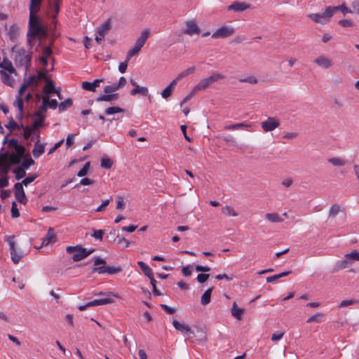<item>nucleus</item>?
<instances>
[{"label":"nucleus","instance_id":"58","mask_svg":"<svg viewBox=\"0 0 359 359\" xmlns=\"http://www.w3.org/2000/svg\"><path fill=\"white\" fill-rule=\"evenodd\" d=\"M95 183V181L90 179V178H88V177H84L83 179L81 180L79 184H76L74 188H77L79 187V185H91V184H93Z\"/></svg>","mask_w":359,"mask_h":359},{"label":"nucleus","instance_id":"28","mask_svg":"<svg viewBox=\"0 0 359 359\" xmlns=\"http://www.w3.org/2000/svg\"><path fill=\"white\" fill-rule=\"evenodd\" d=\"M20 129L23 130V137L25 140H29L33 134H35V130L31 126H25L23 123L20 124Z\"/></svg>","mask_w":359,"mask_h":359},{"label":"nucleus","instance_id":"57","mask_svg":"<svg viewBox=\"0 0 359 359\" xmlns=\"http://www.w3.org/2000/svg\"><path fill=\"white\" fill-rule=\"evenodd\" d=\"M30 87V83L29 82H27L25 79L23 80V83L20 86L18 90V96H21L22 94L25 92V90Z\"/></svg>","mask_w":359,"mask_h":359},{"label":"nucleus","instance_id":"55","mask_svg":"<svg viewBox=\"0 0 359 359\" xmlns=\"http://www.w3.org/2000/svg\"><path fill=\"white\" fill-rule=\"evenodd\" d=\"M119 88L118 87L117 84L116 83H114L112 85H109V86H106L104 88V93H112L115 91H116L117 90H118Z\"/></svg>","mask_w":359,"mask_h":359},{"label":"nucleus","instance_id":"26","mask_svg":"<svg viewBox=\"0 0 359 359\" xmlns=\"http://www.w3.org/2000/svg\"><path fill=\"white\" fill-rule=\"evenodd\" d=\"M56 90L53 81L51 79H46V86L43 89V93L48 95L50 93H55Z\"/></svg>","mask_w":359,"mask_h":359},{"label":"nucleus","instance_id":"60","mask_svg":"<svg viewBox=\"0 0 359 359\" xmlns=\"http://www.w3.org/2000/svg\"><path fill=\"white\" fill-rule=\"evenodd\" d=\"M81 87L83 90L90 91V92H95L96 90L93 86V84L91 82L89 81H83L81 83Z\"/></svg>","mask_w":359,"mask_h":359},{"label":"nucleus","instance_id":"29","mask_svg":"<svg viewBox=\"0 0 359 359\" xmlns=\"http://www.w3.org/2000/svg\"><path fill=\"white\" fill-rule=\"evenodd\" d=\"M213 290V287L208 288L201 296V303L202 305L205 306L210 302L211 294Z\"/></svg>","mask_w":359,"mask_h":359},{"label":"nucleus","instance_id":"49","mask_svg":"<svg viewBox=\"0 0 359 359\" xmlns=\"http://www.w3.org/2000/svg\"><path fill=\"white\" fill-rule=\"evenodd\" d=\"M13 172L15 174V178L17 180H20L26 175L25 170L22 168H15Z\"/></svg>","mask_w":359,"mask_h":359},{"label":"nucleus","instance_id":"37","mask_svg":"<svg viewBox=\"0 0 359 359\" xmlns=\"http://www.w3.org/2000/svg\"><path fill=\"white\" fill-rule=\"evenodd\" d=\"M114 302V300L111 298L107 297L100 299H95L91 301V304L93 306L112 304Z\"/></svg>","mask_w":359,"mask_h":359},{"label":"nucleus","instance_id":"56","mask_svg":"<svg viewBox=\"0 0 359 359\" xmlns=\"http://www.w3.org/2000/svg\"><path fill=\"white\" fill-rule=\"evenodd\" d=\"M15 151H13L15 154H17L18 155L24 158L26 149L25 146L22 144H18V147H16L15 149Z\"/></svg>","mask_w":359,"mask_h":359},{"label":"nucleus","instance_id":"43","mask_svg":"<svg viewBox=\"0 0 359 359\" xmlns=\"http://www.w3.org/2000/svg\"><path fill=\"white\" fill-rule=\"evenodd\" d=\"M73 104V101L71 98L66 99L64 102H62L59 104V111H63L67 108L70 107Z\"/></svg>","mask_w":359,"mask_h":359},{"label":"nucleus","instance_id":"48","mask_svg":"<svg viewBox=\"0 0 359 359\" xmlns=\"http://www.w3.org/2000/svg\"><path fill=\"white\" fill-rule=\"evenodd\" d=\"M90 167V162L88 161V162L84 164V165L83 166V168L77 172V176L79 177L86 176L88 172Z\"/></svg>","mask_w":359,"mask_h":359},{"label":"nucleus","instance_id":"19","mask_svg":"<svg viewBox=\"0 0 359 359\" xmlns=\"http://www.w3.org/2000/svg\"><path fill=\"white\" fill-rule=\"evenodd\" d=\"M46 144H41L40 140L36 141L34 143L32 154L35 158H38L45 151Z\"/></svg>","mask_w":359,"mask_h":359},{"label":"nucleus","instance_id":"47","mask_svg":"<svg viewBox=\"0 0 359 359\" xmlns=\"http://www.w3.org/2000/svg\"><path fill=\"white\" fill-rule=\"evenodd\" d=\"M328 162L334 166H344L346 164L345 160L338 157L330 158L328 159Z\"/></svg>","mask_w":359,"mask_h":359},{"label":"nucleus","instance_id":"10","mask_svg":"<svg viewBox=\"0 0 359 359\" xmlns=\"http://www.w3.org/2000/svg\"><path fill=\"white\" fill-rule=\"evenodd\" d=\"M107 238L109 242L116 241L118 244H121L122 242H124L125 245L123 247V248H128L130 244L129 241L127 239H126L123 237L121 238L119 236V233L118 231L116 229L111 230L110 232L107 236Z\"/></svg>","mask_w":359,"mask_h":359},{"label":"nucleus","instance_id":"42","mask_svg":"<svg viewBox=\"0 0 359 359\" xmlns=\"http://www.w3.org/2000/svg\"><path fill=\"white\" fill-rule=\"evenodd\" d=\"M43 0H29V10L41 11Z\"/></svg>","mask_w":359,"mask_h":359},{"label":"nucleus","instance_id":"24","mask_svg":"<svg viewBox=\"0 0 359 359\" xmlns=\"http://www.w3.org/2000/svg\"><path fill=\"white\" fill-rule=\"evenodd\" d=\"M172 325L177 330L180 331L183 333L189 334H194V331L192 330H191L189 326L182 325L176 320H174L172 321Z\"/></svg>","mask_w":359,"mask_h":359},{"label":"nucleus","instance_id":"13","mask_svg":"<svg viewBox=\"0 0 359 359\" xmlns=\"http://www.w3.org/2000/svg\"><path fill=\"white\" fill-rule=\"evenodd\" d=\"M187 29L184 31V34L193 35L194 34H200L201 29L198 27L194 20H189L186 22Z\"/></svg>","mask_w":359,"mask_h":359},{"label":"nucleus","instance_id":"54","mask_svg":"<svg viewBox=\"0 0 359 359\" xmlns=\"http://www.w3.org/2000/svg\"><path fill=\"white\" fill-rule=\"evenodd\" d=\"M140 50L141 49L139 47L135 45L134 47L132 49H130L127 53V61H129L133 56L137 55L140 51Z\"/></svg>","mask_w":359,"mask_h":359},{"label":"nucleus","instance_id":"51","mask_svg":"<svg viewBox=\"0 0 359 359\" xmlns=\"http://www.w3.org/2000/svg\"><path fill=\"white\" fill-rule=\"evenodd\" d=\"M53 39H51L49 46L43 48V56L49 57L53 54L52 45L53 44Z\"/></svg>","mask_w":359,"mask_h":359},{"label":"nucleus","instance_id":"18","mask_svg":"<svg viewBox=\"0 0 359 359\" xmlns=\"http://www.w3.org/2000/svg\"><path fill=\"white\" fill-rule=\"evenodd\" d=\"M314 62L318 66L322 67L325 69H328L332 65V62L328 57L324 55H320L314 60Z\"/></svg>","mask_w":359,"mask_h":359},{"label":"nucleus","instance_id":"39","mask_svg":"<svg viewBox=\"0 0 359 359\" xmlns=\"http://www.w3.org/2000/svg\"><path fill=\"white\" fill-rule=\"evenodd\" d=\"M337 11V6H328L325 11L322 13L324 19H329L334 15V13Z\"/></svg>","mask_w":359,"mask_h":359},{"label":"nucleus","instance_id":"41","mask_svg":"<svg viewBox=\"0 0 359 359\" xmlns=\"http://www.w3.org/2000/svg\"><path fill=\"white\" fill-rule=\"evenodd\" d=\"M251 126L250 124H247L245 123H238L231 125H228L224 127V129L226 130H236V129H241L245 128H250Z\"/></svg>","mask_w":359,"mask_h":359},{"label":"nucleus","instance_id":"20","mask_svg":"<svg viewBox=\"0 0 359 359\" xmlns=\"http://www.w3.org/2000/svg\"><path fill=\"white\" fill-rule=\"evenodd\" d=\"M150 35V30L149 29H144L140 37L136 40L135 46L139 47L140 49L143 47L146 41L149 37Z\"/></svg>","mask_w":359,"mask_h":359},{"label":"nucleus","instance_id":"52","mask_svg":"<svg viewBox=\"0 0 359 359\" xmlns=\"http://www.w3.org/2000/svg\"><path fill=\"white\" fill-rule=\"evenodd\" d=\"M340 206L338 204H334L331 206L330 212H329V217H334L336 215L340 212Z\"/></svg>","mask_w":359,"mask_h":359},{"label":"nucleus","instance_id":"59","mask_svg":"<svg viewBox=\"0 0 359 359\" xmlns=\"http://www.w3.org/2000/svg\"><path fill=\"white\" fill-rule=\"evenodd\" d=\"M222 212L226 215H232L234 217H236L238 215V213L234 211L231 207L229 206H225L222 208Z\"/></svg>","mask_w":359,"mask_h":359},{"label":"nucleus","instance_id":"36","mask_svg":"<svg viewBox=\"0 0 359 359\" xmlns=\"http://www.w3.org/2000/svg\"><path fill=\"white\" fill-rule=\"evenodd\" d=\"M125 111H126V109L123 108H121L120 107H116V106H112V107H107V109H105L104 114L107 115H112V114H115L116 113H123Z\"/></svg>","mask_w":359,"mask_h":359},{"label":"nucleus","instance_id":"23","mask_svg":"<svg viewBox=\"0 0 359 359\" xmlns=\"http://www.w3.org/2000/svg\"><path fill=\"white\" fill-rule=\"evenodd\" d=\"M20 35L19 27L16 24H13L9 29V39L13 42H16Z\"/></svg>","mask_w":359,"mask_h":359},{"label":"nucleus","instance_id":"62","mask_svg":"<svg viewBox=\"0 0 359 359\" xmlns=\"http://www.w3.org/2000/svg\"><path fill=\"white\" fill-rule=\"evenodd\" d=\"M198 90H195V86L194 87L193 90H191V92H190L180 102V107H182L183 104H184L188 100H189L190 99H191L195 93L196 92H198Z\"/></svg>","mask_w":359,"mask_h":359},{"label":"nucleus","instance_id":"4","mask_svg":"<svg viewBox=\"0 0 359 359\" xmlns=\"http://www.w3.org/2000/svg\"><path fill=\"white\" fill-rule=\"evenodd\" d=\"M359 261V252L356 250L344 256L343 259L336 264L337 270L344 269L351 266L354 262Z\"/></svg>","mask_w":359,"mask_h":359},{"label":"nucleus","instance_id":"50","mask_svg":"<svg viewBox=\"0 0 359 359\" xmlns=\"http://www.w3.org/2000/svg\"><path fill=\"white\" fill-rule=\"evenodd\" d=\"M13 105L18 109V111L24 110V100L21 96H17Z\"/></svg>","mask_w":359,"mask_h":359},{"label":"nucleus","instance_id":"33","mask_svg":"<svg viewBox=\"0 0 359 359\" xmlns=\"http://www.w3.org/2000/svg\"><path fill=\"white\" fill-rule=\"evenodd\" d=\"M35 163L34 161L32 158L30 154L28 153L24 157L23 161L21 162V168L27 170L31 165H33Z\"/></svg>","mask_w":359,"mask_h":359},{"label":"nucleus","instance_id":"53","mask_svg":"<svg viewBox=\"0 0 359 359\" xmlns=\"http://www.w3.org/2000/svg\"><path fill=\"white\" fill-rule=\"evenodd\" d=\"M46 101V104L48 107H50V109H55L57 108L58 105V102L56 100L52 99L49 100V96L48 95L46 97L44 98Z\"/></svg>","mask_w":359,"mask_h":359},{"label":"nucleus","instance_id":"38","mask_svg":"<svg viewBox=\"0 0 359 359\" xmlns=\"http://www.w3.org/2000/svg\"><path fill=\"white\" fill-rule=\"evenodd\" d=\"M44 117H41V118H34L31 127L34 130L36 131L39 128L44 127Z\"/></svg>","mask_w":359,"mask_h":359},{"label":"nucleus","instance_id":"5","mask_svg":"<svg viewBox=\"0 0 359 359\" xmlns=\"http://www.w3.org/2000/svg\"><path fill=\"white\" fill-rule=\"evenodd\" d=\"M225 76L219 73H214L208 78L203 79L195 86V90H205L209 88L212 83L217 82L220 79H224Z\"/></svg>","mask_w":359,"mask_h":359},{"label":"nucleus","instance_id":"8","mask_svg":"<svg viewBox=\"0 0 359 359\" xmlns=\"http://www.w3.org/2000/svg\"><path fill=\"white\" fill-rule=\"evenodd\" d=\"M262 128L265 132H271L280 126L279 120L276 117H268V118L261 123Z\"/></svg>","mask_w":359,"mask_h":359},{"label":"nucleus","instance_id":"9","mask_svg":"<svg viewBox=\"0 0 359 359\" xmlns=\"http://www.w3.org/2000/svg\"><path fill=\"white\" fill-rule=\"evenodd\" d=\"M235 32V29L231 27L222 26L217 29L212 35V38H226L233 35Z\"/></svg>","mask_w":359,"mask_h":359},{"label":"nucleus","instance_id":"45","mask_svg":"<svg viewBox=\"0 0 359 359\" xmlns=\"http://www.w3.org/2000/svg\"><path fill=\"white\" fill-rule=\"evenodd\" d=\"M113 165V161L108 157H102L101 158V167L105 169H110Z\"/></svg>","mask_w":359,"mask_h":359},{"label":"nucleus","instance_id":"35","mask_svg":"<svg viewBox=\"0 0 359 359\" xmlns=\"http://www.w3.org/2000/svg\"><path fill=\"white\" fill-rule=\"evenodd\" d=\"M137 264L140 267V269H142V271H143L144 274L146 276L150 277V276H151V275L154 274L152 269L148 265H147L144 262L139 261V262H137Z\"/></svg>","mask_w":359,"mask_h":359},{"label":"nucleus","instance_id":"34","mask_svg":"<svg viewBox=\"0 0 359 359\" xmlns=\"http://www.w3.org/2000/svg\"><path fill=\"white\" fill-rule=\"evenodd\" d=\"M309 17L316 23L324 25L328 22L327 19H324L322 13H311Z\"/></svg>","mask_w":359,"mask_h":359},{"label":"nucleus","instance_id":"22","mask_svg":"<svg viewBox=\"0 0 359 359\" xmlns=\"http://www.w3.org/2000/svg\"><path fill=\"white\" fill-rule=\"evenodd\" d=\"M118 99V93H106L101 95L95 99L96 102H114Z\"/></svg>","mask_w":359,"mask_h":359},{"label":"nucleus","instance_id":"21","mask_svg":"<svg viewBox=\"0 0 359 359\" xmlns=\"http://www.w3.org/2000/svg\"><path fill=\"white\" fill-rule=\"evenodd\" d=\"M130 93L132 96H135L138 93L143 96H148L149 100L151 102V95H149L148 88L147 87H141L137 84L133 89L130 90Z\"/></svg>","mask_w":359,"mask_h":359},{"label":"nucleus","instance_id":"40","mask_svg":"<svg viewBox=\"0 0 359 359\" xmlns=\"http://www.w3.org/2000/svg\"><path fill=\"white\" fill-rule=\"evenodd\" d=\"M39 177L38 174H32L29 175L27 177H25L21 182H17L16 184H21V186L23 187L25 185L27 187L28 184L32 183Z\"/></svg>","mask_w":359,"mask_h":359},{"label":"nucleus","instance_id":"2","mask_svg":"<svg viewBox=\"0 0 359 359\" xmlns=\"http://www.w3.org/2000/svg\"><path fill=\"white\" fill-rule=\"evenodd\" d=\"M32 55V51L27 53L26 50L23 48H19L15 55V65L17 67H25V76L27 74L28 70L31 66Z\"/></svg>","mask_w":359,"mask_h":359},{"label":"nucleus","instance_id":"1","mask_svg":"<svg viewBox=\"0 0 359 359\" xmlns=\"http://www.w3.org/2000/svg\"><path fill=\"white\" fill-rule=\"evenodd\" d=\"M38 10H29V29L30 34L38 36L39 34H47V32L43 28L41 20L38 15Z\"/></svg>","mask_w":359,"mask_h":359},{"label":"nucleus","instance_id":"30","mask_svg":"<svg viewBox=\"0 0 359 359\" xmlns=\"http://www.w3.org/2000/svg\"><path fill=\"white\" fill-rule=\"evenodd\" d=\"M6 158H8L10 163L13 165H20L22 160L23 159L22 157L18 155L17 154H15L14 152H10V154Z\"/></svg>","mask_w":359,"mask_h":359},{"label":"nucleus","instance_id":"46","mask_svg":"<svg viewBox=\"0 0 359 359\" xmlns=\"http://www.w3.org/2000/svg\"><path fill=\"white\" fill-rule=\"evenodd\" d=\"M266 218L271 222H283V219L277 213H266Z\"/></svg>","mask_w":359,"mask_h":359},{"label":"nucleus","instance_id":"25","mask_svg":"<svg viewBox=\"0 0 359 359\" xmlns=\"http://www.w3.org/2000/svg\"><path fill=\"white\" fill-rule=\"evenodd\" d=\"M11 74L7 73L4 70H0L2 82L10 87L14 86L15 80L10 76Z\"/></svg>","mask_w":359,"mask_h":359},{"label":"nucleus","instance_id":"27","mask_svg":"<svg viewBox=\"0 0 359 359\" xmlns=\"http://www.w3.org/2000/svg\"><path fill=\"white\" fill-rule=\"evenodd\" d=\"M175 81H171L170 84L161 92V96L164 99H168L172 94L173 90L175 88Z\"/></svg>","mask_w":359,"mask_h":359},{"label":"nucleus","instance_id":"32","mask_svg":"<svg viewBox=\"0 0 359 359\" xmlns=\"http://www.w3.org/2000/svg\"><path fill=\"white\" fill-rule=\"evenodd\" d=\"M5 127L9 130V133L7 134V136H10L14 130L20 129V124L17 123L12 116L8 118V123L5 126Z\"/></svg>","mask_w":359,"mask_h":359},{"label":"nucleus","instance_id":"17","mask_svg":"<svg viewBox=\"0 0 359 359\" xmlns=\"http://www.w3.org/2000/svg\"><path fill=\"white\" fill-rule=\"evenodd\" d=\"M57 240L56 234L55 233L54 229L50 227L48 230L46 236L42 239V245H48L51 243H55Z\"/></svg>","mask_w":359,"mask_h":359},{"label":"nucleus","instance_id":"6","mask_svg":"<svg viewBox=\"0 0 359 359\" xmlns=\"http://www.w3.org/2000/svg\"><path fill=\"white\" fill-rule=\"evenodd\" d=\"M66 251L69 254H74L72 259L77 262L87 257V249L80 245L75 246H68Z\"/></svg>","mask_w":359,"mask_h":359},{"label":"nucleus","instance_id":"31","mask_svg":"<svg viewBox=\"0 0 359 359\" xmlns=\"http://www.w3.org/2000/svg\"><path fill=\"white\" fill-rule=\"evenodd\" d=\"M244 313V309L241 308H238L236 302L233 304V306L231 308V314L232 316L240 320L242 318V316Z\"/></svg>","mask_w":359,"mask_h":359},{"label":"nucleus","instance_id":"16","mask_svg":"<svg viewBox=\"0 0 359 359\" xmlns=\"http://www.w3.org/2000/svg\"><path fill=\"white\" fill-rule=\"evenodd\" d=\"M111 27V18H108L101 26L97 27V32L99 36L104 38V36L108 33Z\"/></svg>","mask_w":359,"mask_h":359},{"label":"nucleus","instance_id":"11","mask_svg":"<svg viewBox=\"0 0 359 359\" xmlns=\"http://www.w3.org/2000/svg\"><path fill=\"white\" fill-rule=\"evenodd\" d=\"M14 192H15V197L16 200L22 203L25 205L28 200L26 197L23 187L21 186V184H14Z\"/></svg>","mask_w":359,"mask_h":359},{"label":"nucleus","instance_id":"15","mask_svg":"<svg viewBox=\"0 0 359 359\" xmlns=\"http://www.w3.org/2000/svg\"><path fill=\"white\" fill-rule=\"evenodd\" d=\"M0 67L2 69L1 70H4L7 73L17 74V72L13 67L11 61L6 57H4L3 61L0 62Z\"/></svg>","mask_w":359,"mask_h":359},{"label":"nucleus","instance_id":"61","mask_svg":"<svg viewBox=\"0 0 359 359\" xmlns=\"http://www.w3.org/2000/svg\"><path fill=\"white\" fill-rule=\"evenodd\" d=\"M11 217L13 218H17L20 217V212L18 209L17 204L15 201L12 203L11 206Z\"/></svg>","mask_w":359,"mask_h":359},{"label":"nucleus","instance_id":"63","mask_svg":"<svg viewBox=\"0 0 359 359\" xmlns=\"http://www.w3.org/2000/svg\"><path fill=\"white\" fill-rule=\"evenodd\" d=\"M359 301L357 300V299H347V300H343L340 305H339V307L342 308V307H346V306H350V305H353V304H355L356 303H358Z\"/></svg>","mask_w":359,"mask_h":359},{"label":"nucleus","instance_id":"14","mask_svg":"<svg viewBox=\"0 0 359 359\" xmlns=\"http://www.w3.org/2000/svg\"><path fill=\"white\" fill-rule=\"evenodd\" d=\"M250 4L245 2L234 1L232 4L229 5L227 8L229 11H234L236 12H242L250 8Z\"/></svg>","mask_w":359,"mask_h":359},{"label":"nucleus","instance_id":"12","mask_svg":"<svg viewBox=\"0 0 359 359\" xmlns=\"http://www.w3.org/2000/svg\"><path fill=\"white\" fill-rule=\"evenodd\" d=\"M10 152L8 151H5L3 154H0V175L4 176H7L9 172V167L5 162L6 158L8 156Z\"/></svg>","mask_w":359,"mask_h":359},{"label":"nucleus","instance_id":"44","mask_svg":"<svg viewBox=\"0 0 359 359\" xmlns=\"http://www.w3.org/2000/svg\"><path fill=\"white\" fill-rule=\"evenodd\" d=\"M8 136H7V135L6 136V137L3 140V144H7L8 147L13 148V149H15L16 147H18V145L19 144L18 140L15 138H11V139L8 140Z\"/></svg>","mask_w":359,"mask_h":359},{"label":"nucleus","instance_id":"7","mask_svg":"<svg viewBox=\"0 0 359 359\" xmlns=\"http://www.w3.org/2000/svg\"><path fill=\"white\" fill-rule=\"evenodd\" d=\"M14 236H6L4 238V241L7 242L10 246V252L11 256V259L14 264H18L23 255L21 253H18L15 249V243L13 241Z\"/></svg>","mask_w":359,"mask_h":359},{"label":"nucleus","instance_id":"64","mask_svg":"<svg viewBox=\"0 0 359 359\" xmlns=\"http://www.w3.org/2000/svg\"><path fill=\"white\" fill-rule=\"evenodd\" d=\"M210 277V274L209 273H199L198 276H197V281L200 283H204L205 282H206L208 278Z\"/></svg>","mask_w":359,"mask_h":359},{"label":"nucleus","instance_id":"3","mask_svg":"<svg viewBox=\"0 0 359 359\" xmlns=\"http://www.w3.org/2000/svg\"><path fill=\"white\" fill-rule=\"evenodd\" d=\"M94 267L92 269L90 274L97 272L98 273H107L109 274H115L120 273L123 271L122 267L121 266H99L100 265H105L106 260L100 257H94Z\"/></svg>","mask_w":359,"mask_h":359}]
</instances>
